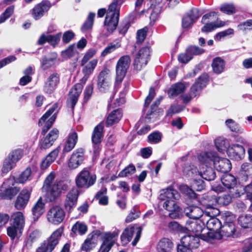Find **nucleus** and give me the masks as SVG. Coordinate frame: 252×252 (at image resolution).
Wrapping results in <instances>:
<instances>
[{"instance_id": "1", "label": "nucleus", "mask_w": 252, "mask_h": 252, "mask_svg": "<svg viewBox=\"0 0 252 252\" xmlns=\"http://www.w3.org/2000/svg\"><path fill=\"white\" fill-rule=\"evenodd\" d=\"M55 178V174L52 172L47 176L44 182L43 189L46 192L47 201L49 202L55 201L63 192L68 189L69 186L67 181H54Z\"/></svg>"}, {"instance_id": "2", "label": "nucleus", "mask_w": 252, "mask_h": 252, "mask_svg": "<svg viewBox=\"0 0 252 252\" xmlns=\"http://www.w3.org/2000/svg\"><path fill=\"white\" fill-rule=\"evenodd\" d=\"M179 198V194L178 191L171 187L163 190L162 192L159 195V205L162 206L164 209L171 212L169 216L171 218L175 219L180 215V208L175 201Z\"/></svg>"}, {"instance_id": "3", "label": "nucleus", "mask_w": 252, "mask_h": 252, "mask_svg": "<svg viewBox=\"0 0 252 252\" xmlns=\"http://www.w3.org/2000/svg\"><path fill=\"white\" fill-rule=\"evenodd\" d=\"M198 159L201 163L214 165L216 170L220 172H228L231 168L230 160L226 158L219 157L216 152L201 153Z\"/></svg>"}, {"instance_id": "4", "label": "nucleus", "mask_w": 252, "mask_h": 252, "mask_svg": "<svg viewBox=\"0 0 252 252\" xmlns=\"http://www.w3.org/2000/svg\"><path fill=\"white\" fill-rule=\"evenodd\" d=\"M219 211L214 207H212L210 205L207 207L206 210L204 211V218L202 219L203 222H206V227L208 231L204 232L206 233L208 232H219L220 229L221 223L220 221L215 217V216L218 214Z\"/></svg>"}, {"instance_id": "5", "label": "nucleus", "mask_w": 252, "mask_h": 252, "mask_svg": "<svg viewBox=\"0 0 252 252\" xmlns=\"http://www.w3.org/2000/svg\"><path fill=\"white\" fill-rule=\"evenodd\" d=\"M121 6L112 2L109 6L104 20V26L108 32H113L117 28L120 16Z\"/></svg>"}, {"instance_id": "6", "label": "nucleus", "mask_w": 252, "mask_h": 252, "mask_svg": "<svg viewBox=\"0 0 252 252\" xmlns=\"http://www.w3.org/2000/svg\"><path fill=\"white\" fill-rule=\"evenodd\" d=\"M218 13L214 11L204 15L202 18V22L205 25L202 28V32H208L224 26L225 22L218 20Z\"/></svg>"}, {"instance_id": "7", "label": "nucleus", "mask_w": 252, "mask_h": 252, "mask_svg": "<svg viewBox=\"0 0 252 252\" xmlns=\"http://www.w3.org/2000/svg\"><path fill=\"white\" fill-rule=\"evenodd\" d=\"M209 81V76L207 73H204L198 78L194 84L190 88V94L182 96L183 102H189L192 97L199 94L202 90L206 87Z\"/></svg>"}, {"instance_id": "8", "label": "nucleus", "mask_w": 252, "mask_h": 252, "mask_svg": "<svg viewBox=\"0 0 252 252\" xmlns=\"http://www.w3.org/2000/svg\"><path fill=\"white\" fill-rule=\"evenodd\" d=\"M235 231V226L234 223L223 224L221 225L219 232L216 233L208 232L207 235H202V238L206 241H209L212 239H221L223 237H228L232 236Z\"/></svg>"}, {"instance_id": "9", "label": "nucleus", "mask_w": 252, "mask_h": 252, "mask_svg": "<svg viewBox=\"0 0 252 252\" xmlns=\"http://www.w3.org/2000/svg\"><path fill=\"white\" fill-rule=\"evenodd\" d=\"M63 229L56 230L47 240H45L36 250V252H52L59 243Z\"/></svg>"}, {"instance_id": "10", "label": "nucleus", "mask_w": 252, "mask_h": 252, "mask_svg": "<svg viewBox=\"0 0 252 252\" xmlns=\"http://www.w3.org/2000/svg\"><path fill=\"white\" fill-rule=\"evenodd\" d=\"M96 176L90 173L87 168H84L77 175L75 183L77 187L81 189H88L94 185Z\"/></svg>"}, {"instance_id": "11", "label": "nucleus", "mask_w": 252, "mask_h": 252, "mask_svg": "<svg viewBox=\"0 0 252 252\" xmlns=\"http://www.w3.org/2000/svg\"><path fill=\"white\" fill-rule=\"evenodd\" d=\"M142 227L137 225L127 227L126 228L121 236L122 242L123 245L127 244L135 235L134 240L132 242V245L135 246L141 236Z\"/></svg>"}, {"instance_id": "12", "label": "nucleus", "mask_w": 252, "mask_h": 252, "mask_svg": "<svg viewBox=\"0 0 252 252\" xmlns=\"http://www.w3.org/2000/svg\"><path fill=\"white\" fill-rule=\"evenodd\" d=\"M14 182V178L12 177L3 183L0 189V196L2 198L11 199L19 192V188L12 187Z\"/></svg>"}, {"instance_id": "13", "label": "nucleus", "mask_w": 252, "mask_h": 252, "mask_svg": "<svg viewBox=\"0 0 252 252\" xmlns=\"http://www.w3.org/2000/svg\"><path fill=\"white\" fill-rule=\"evenodd\" d=\"M151 50L149 47L141 48L136 53L134 60V68L140 70L147 64L150 56Z\"/></svg>"}, {"instance_id": "14", "label": "nucleus", "mask_w": 252, "mask_h": 252, "mask_svg": "<svg viewBox=\"0 0 252 252\" xmlns=\"http://www.w3.org/2000/svg\"><path fill=\"white\" fill-rule=\"evenodd\" d=\"M130 63V59L129 56L125 55L120 58L117 62L116 70V82L121 83L123 81Z\"/></svg>"}, {"instance_id": "15", "label": "nucleus", "mask_w": 252, "mask_h": 252, "mask_svg": "<svg viewBox=\"0 0 252 252\" xmlns=\"http://www.w3.org/2000/svg\"><path fill=\"white\" fill-rule=\"evenodd\" d=\"M64 217V211L59 206H53L47 213L48 221L54 224L61 223L63 220Z\"/></svg>"}, {"instance_id": "16", "label": "nucleus", "mask_w": 252, "mask_h": 252, "mask_svg": "<svg viewBox=\"0 0 252 252\" xmlns=\"http://www.w3.org/2000/svg\"><path fill=\"white\" fill-rule=\"evenodd\" d=\"M111 84L109 71L107 69L102 70L98 76L97 87L99 90L104 92L109 88Z\"/></svg>"}, {"instance_id": "17", "label": "nucleus", "mask_w": 252, "mask_h": 252, "mask_svg": "<svg viewBox=\"0 0 252 252\" xmlns=\"http://www.w3.org/2000/svg\"><path fill=\"white\" fill-rule=\"evenodd\" d=\"M51 7V4L49 1H42L34 6L32 11V15L35 20H39L47 12Z\"/></svg>"}, {"instance_id": "18", "label": "nucleus", "mask_w": 252, "mask_h": 252, "mask_svg": "<svg viewBox=\"0 0 252 252\" xmlns=\"http://www.w3.org/2000/svg\"><path fill=\"white\" fill-rule=\"evenodd\" d=\"M84 159V150L78 148L72 154L68 162V166L71 169H75L80 165Z\"/></svg>"}, {"instance_id": "19", "label": "nucleus", "mask_w": 252, "mask_h": 252, "mask_svg": "<svg viewBox=\"0 0 252 252\" xmlns=\"http://www.w3.org/2000/svg\"><path fill=\"white\" fill-rule=\"evenodd\" d=\"M221 182L224 187L228 189L229 191L236 190L243 192L244 189L237 185L236 178L231 174H225L221 178Z\"/></svg>"}, {"instance_id": "20", "label": "nucleus", "mask_w": 252, "mask_h": 252, "mask_svg": "<svg viewBox=\"0 0 252 252\" xmlns=\"http://www.w3.org/2000/svg\"><path fill=\"white\" fill-rule=\"evenodd\" d=\"M205 222L199 220H189L187 221L185 228L189 231L198 234V236L206 231L204 229Z\"/></svg>"}, {"instance_id": "21", "label": "nucleus", "mask_w": 252, "mask_h": 252, "mask_svg": "<svg viewBox=\"0 0 252 252\" xmlns=\"http://www.w3.org/2000/svg\"><path fill=\"white\" fill-rule=\"evenodd\" d=\"M83 85L81 83L75 84L69 92V96L67 100V105L69 107L73 109L78 97L82 92Z\"/></svg>"}, {"instance_id": "22", "label": "nucleus", "mask_w": 252, "mask_h": 252, "mask_svg": "<svg viewBox=\"0 0 252 252\" xmlns=\"http://www.w3.org/2000/svg\"><path fill=\"white\" fill-rule=\"evenodd\" d=\"M203 234L206 235V233H201L200 236H198V234L185 235L182 237L181 242L186 246L190 247L191 249L197 248L199 246L200 239L204 240L202 238Z\"/></svg>"}, {"instance_id": "23", "label": "nucleus", "mask_w": 252, "mask_h": 252, "mask_svg": "<svg viewBox=\"0 0 252 252\" xmlns=\"http://www.w3.org/2000/svg\"><path fill=\"white\" fill-rule=\"evenodd\" d=\"M199 17L198 10L196 8L192 9L185 14L182 18V27L184 29L190 28Z\"/></svg>"}, {"instance_id": "24", "label": "nucleus", "mask_w": 252, "mask_h": 252, "mask_svg": "<svg viewBox=\"0 0 252 252\" xmlns=\"http://www.w3.org/2000/svg\"><path fill=\"white\" fill-rule=\"evenodd\" d=\"M60 82V76L57 73L51 74L47 78L44 86V91L49 94L52 93Z\"/></svg>"}, {"instance_id": "25", "label": "nucleus", "mask_w": 252, "mask_h": 252, "mask_svg": "<svg viewBox=\"0 0 252 252\" xmlns=\"http://www.w3.org/2000/svg\"><path fill=\"white\" fill-rule=\"evenodd\" d=\"M243 194V192L240 191L236 190L233 191V190L229 191V194H223L216 198L217 202L222 206L227 205L232 201V198H237Z\"/></svg>"}, {"instance_id": "26", "label": "nucleus", "mask_w": 252, "mask_h": 252, "mask_svg": "<svg viewBox=\"0 0 252 252\" xmlns=\"http://www.w3.org/2000/svg\"><path fill=\"white\" fill-rule=\"evenodd\" d=\"M245 150L244 147L239 144H232L227 148V154L229 157L235 160H239L243 158Z\"/></svg>"}, {"instance_id": "27", "label": "nucleus", "mask_w": 252, "mask_h": 252, "mask_svg": "<svg viewBox=\"0 0 252 252\" xmlns=\"http://www.w3.org/2000/svg\"><path fill=\"white\" fill-rule=\"evenodd\" d=\"M185 215L193 220L198 219L200 217L204 218V211L200 207L195 205H189L184 209Z\"/></svg>"}, {"instance_id": "28", "label": "nucleus", "mask_w": 252, "mask_h": 252, "mask_svg": "<svg viewBox=\"0 0 252 252\" xmlns=\"http://www.w3.org/2000/svg\"><path fill=\"white\" fill-rule=\"evenodd\" d=\"M252 177V164L244 163L239 172L238 179L241 183L247 182L249 178Z\"/></svg>"}, {"instance_id": "29", "label": "nucleus", "mask_w": 252, "mask_h": 252, "mask_svg": "<svg viewBox=\"0 0 252 252\" xmlns=\"http://www.w3.org/2000/svg\"><path fill=\"white\" fill-rule=\"evenodd\" d=\"M189 85V84L186 82H178L173 84L168 90L169 96L170 97H174L183 94Z\"/></svg>"}, {"instance_id": "30", "label": "nucleus", "mask_w": 252, "mask_h": 252, "mask_svg": "<svg viewBox=\"0 0 252 252\" xmlns=\"http://www.w3.org/2000/svg\"><path fill=\"white\" fill-rule=\"evenodd\" d=\"M201 163L205 166V168L202 167V169H200L199 172V176L207 181L214 180L216 177V174L214 169L211 167L213 164Z\"/></svg>"}, {"instance_id": "31", "label": "nucleus", "mask_w": 252, "mask_h": 252, "mask_svg": "<svg viewBox=\"0 0 252 252\" xmlns=\"http://www.w3.org/2000/svg\"><path fill=\"white\" fill-rule=\"evenodd\" d=\"M45 203L40 197L32 208V211L34 220L36 221L45 211Z\"/></svg>"}, {"instance_id": "32", "label": "nucleus", "mask_w": 252, "mask_h": 252, "mask_svg": "<svg viewBox=\"0 0 252 252\" xmlns=\"http://www.w3.org/2000/svg\"><path fill=\"white\" fill-rule=\"evenodd\" d=\"M61 146H59L46 156L41 163L40 166L41 169H46L53 161H55L61 150Z\"/></svg>"}, {"instance_id": "33", "label": "nucleus", "mask_w": 252, "mask_h": 252, "mask_svg": "<svg viewBox=\"0 0 252 252\" xmlns=\"http://www.w3.org/2000/svg\"><path fill=\"white\" fill-rule=\"evenodd\" d=\"M30 196V194L28 190H23L16 200L15 207L18 210L24 208L29 201Z\"/></svg>"}, {"instance_id": "34", "label": "nucleus", "mask_w": 252, "mask_h": 252, "mask_svg": "<svg viewBox=\"0 0 252 252\" xmlns=\"http://www.w3.org/2000/svg\"><path fill=\"white\" fill-rule=\"evenodd\" d=\"M78 140L77 133L72 132L68 135V139L63 150V154L70 152L75 147Z\"/></svg>"}, {"instance_id": "35", "label": "nucleus", "mask_w": 252, "mask_h": 252, "mask_svg": "<svg viewBox=\"0 0 252 252\" xmlns=\"http://www.w3.org/2000/svg\"><path fill=\"white\" fill-rule=\"evenodd\" d=\"M11 224L24 229L25 224V218L21 212H16L12 214L11 218Z\"/></svg>"}, {"instance_id": "36", "label": "nucleus", "mask_w": 252, "mask_h": 252, "mask_svg": "<svg viewBox=\"0 0 252 252\" xmlns=\"http://www.w3.org/2000/svg\"><path fill=\"white\" fill-rule=\"evenodd\" d=\"M123 114L121 109H118L112 111L108 116L106 120V125L110 126L118 123L122 117Z\"/></svg>"}, {"instance_id": "37", "label": "nucleus", "mask_w": 252, "mask_h": 252, "mask_svg": "<svg viewBox=\"0 0 252 252\" xmlns=\"http://www.w3.org/2000/svg\"><path fill=\"white\" fill-rule=\"evenodd\" d=\"M97 63L98 60L97 59H93L83 67L82 71L85 76L82 78V81H83L84 83L86 82L89 76L93 73L97 64Z\"/></svg>"}, {"instance_id": "38", "label": "nucleus", "mask_w": 252, "mask_h": 252, "mask_svg": "<svg viewBox=\"0 0 252 252\" xmlns=\"http://www.w3.org/2000/svg\"><path fill=\"white\" fill-rule=\"evenodd\" d=\"M173 247L174 244L171 240L164 238L158 243L157 249L160 252H170Z\"/></svg>"}, {"instance_id": "39", "label": "nucleus", "mask_w": 252, "mask_h": 252, "mask_svg": "<svg viewBox=\"0 0 252 252\" xmlns=\"http://www.w3.org/2000/svg\"><path fill=\"white\" fill-rule=\"evenodd\" d=\"M104 128V125L102 123H99L94 128L92 136V142L97 144L101 142L102 137V133Z\"/></svg>"}, {"instance_id": "40", "label": "nucleus", "mask_w": 252, "mask_h": 252, "mask_svg": "<svg viewBox=\"0 0 252 252\" xmlns=\"http://www.w3.org/2000/svg\"><path fill=\"white\" fill-rule=\"evenodd\" d=\"M238 223L242 227L248 228L252 227V216L250 214L240 215L237 219Z\"/></svg>"}, {"instance_id": "41", "label": "nucleus", "mask_w": 252, "mask_h": 252, "mask_svg": "<svg viewBox=\"0 0 252 252\" xmlns=\"http://www.w3.org/2000/svg\"><path fill=\"white\" fill-rule=\"evenodd\" d=\"M212 66L213 71L216 74L221 73L225 67V62L220 57H217L213 59Z\"/></svg>"}, {"instance_id": "42", "label": "nucleus", "mask_w": 252, "mask_h": 252, "mask_svg": "<svg viewBox=\"0 0 252 252\" xmlns=\"http://www.w3.org/2000/svg\"><path fill=\"white\" fill-rule=\"evenodd\" d=\"M96 239L94 235H89L82 245V249L86 252H89L95 247Z\"/></svg>"}, {"instance_id": "43", "label": "nucleus", "mask_w": 252, "mask_h": 252, "mask_svg": "<svg viewBox=\"0 0 252 252\" xmlns=\"http://www.w3.org/2000/svg\"><path fill=\"white\" fill-rule=\"evenodd\" d=\"M118 234V232L105 233L103 235V242L102 244L112 247L114 244L116 238Z\"/></svg>"}, {"instance_id": "44", "label": "nucleus", "mask_w": 252, "mask_h": 252, "mask_svg": "<svg viewBox=\"0 0 252 252\" xmlns=\"http://www.w3.org/2000/svg\"><path fill=\"white\" fill-rule=\"evenodd\" d=\"M23 231V229L11 223L7 228V234L12 240H14L17 237H20Z\"/></svg>"}, {"instance_id": "45", "label": "nucleus", "mask_w": 252, "mask_h": 252, "mask_svg": "<svg viewBox=\"0 0 252 252\" xmlns=\"http://www.w3.org/2000/svg\"><path fill=\"white\" fill-rule=\"evenodd\" d=\"M215 145L220 152H223L226 150L227 151V148L229 146L228 141L222 137H219L215 140Z\"/></svg>"}, {"instance_id": "46", "label": "nucleus", "mask_w": 252, "mask_h": 252, "mask_svg": "<svg viewBox=\"0 0 252 252\" xmlns=\"http://www.w3.org/2000/svg\"><path fill=\"white\" fill-rule=\"evenodd\" d=\"M87 231V225L83 222L77 221L72 227V231L76 234L83 235L86 233Z\"/></svg>"}, {"instance_id": "47", "label": "nucleus", "mask_w": 252, "mask_h": 252, "mask_svg": "<svg viewBox=\"0 0 252 252\" xmlns=\"http://www.w3.org/2000/svg\"><path fill=\"white\" fill-rule=\"evenodd\" d=\"M58 104L54 103L49 109L44 114L39 121V124L42 125L45 122L47 118L53 113L56 117V113L58 112Z\"/></svg>"}, {"instance_id": "48", "label": "nucleus", "mask_w": 252, "mask_h": 252, "mask_svg": "<svg viewBox=\"0 0 252 252\" xmlns=\"http://www.w3.org/2000/svg\"><path fill=\"white\" fill-rule=\"evenodd\" d=\"M95 14L94 13H90L88 17L87 20L84 23L81 28L82 32H85L92 28L93 25L94 19L95 17Z\"/></svg>"}, {"instance_id": "49", "label": "nucleus", "mask_w": 252, "mask_h": 252, "mask_svg": "<svg viewBox=\"0 0 252 252\" xmlns=\"http://www.w3.org/2000/svg\"><path fill=\"white\" fill-rule=\"evenodd\" d=\"M41 232L37 229H35L32 231L29 235L28 238L27 244L29 245L30 246H32V244L37 241L40 237Z\"/></svg>"}, {"instance_id": "50", "label": "nucleus", "mask_w": 252, "mask_h": 252, "mask_svg": "<svg viewBox=\"0 0 252 252\" xmlns=\"http://www.w3.org/2000/svg\"><path fill=\"white\" fill-rule=\"evenodd\" d=\"M121 44L119 42L111 43L105 48L104 50L102 52L101 55V56L104 57L107 55L113 52L114 51H115L116 49L119 48Z\"/></svg>"}, {"instance_id": "51", "label": "nucleus", "mask_w": 252, "mask_h": 252, "mask_svg": "<svg viewBox=\"0 0 252 252\" xmlns=\"http://www.w3.org/2000/svg\"><path fill=\"white\" fill-rule=\"evenodd\" d=\"M162 135L159 131H155L151 133L148 137V141L152 144H157L161 141Z\"/></svg>"}, {"instance_id": "52", "label": "nucleus", "mask_w": 252, "mask_h": 252, "mask_svg": "<svg viewBox=\"0 0 252 252\" xmlns=\"http://www.w3.org/2000/svg\"><path fill=\"white\" fill-rule=\"evenodd\" d=\"M96 50L94 48H91L85 53L81 61V65H84L96 54Z\"/></svg>"}, {"instance_id": "53", "label": "nucleus", "mask_w": 252, "mask_h": 252, "mask_svg": "<svg viewBox=\"0 0 252 252\" xmlns=\"http://www.w3.org/2000/svg\"><path fill=\"white\" fill-rule=\"evenodd\" d=\"M13 6L8 7L0 16V24L4 22L14 12Z\"/></svg>"}, {"instance_id": "54", "label": "nucleus", "mask_w": 252, "mask_h": 252, "mask_svg": "<svg viewBox=\"0 0 252 252\" xmlns=\"http://www.w3.org/2000/svg\"><path fill=\"white\" fill-rule=\"evenodd\" d=\"M79 190L76 188L72 189L66 194L65 200L72 201L74 202H77V199L79 196Z\"/></svg>"}, {"instance_id": "55", "label": "nucleus", "mask_w": 252, "mask_h": 252, "mask_svg": "<svg viewBox=\"0 0 252 252\" xmlns=\"http://www.w3.org/2000/svg\"><path fill=\"white\" fill-rule=\"evenodd\" d=\"M23 150L20 149H16L12 151L9 155V158L16 164V163L22 158L23 156Z\"/></svg>"}, {"instance_id": "56", "label": "nucleus", "mask_w": 252, "mask_h": 252, "mask_svg": "<svg viewBox=\"0 0 252 252\" xmlns=\"http://www.w3.org/2000/svg\"><path fill=\"white\" fill-rule=\"evenodd\" d=\"M180 190L182 192L188 195L189 198H196V194L191 189L189 188L186 185H181L180 187Z\"/></svg>"}, {"instance_id": "57", "label": "nucleus", "mask_w": 252, "mask_h": 252, "mask_svg": "<svg viewBox=\"0 0 252 252\" xmlns=\"http://www.w3.org/2000/svg\"><path fill=\"white\" fill-rule=\"evenodd\" d=\"M221 219L223 221V224L234 223L235 220V216L230 212H225L222 214Z\"/></svg>"}, {"instance_id": "58", "label": "nucleus", "mask_w": 252, "mask_h": 252, "mask_svg": "<svg viewBox=\"0 0 252 252\" xmlns=\"http://www.w3.org/2000/svg\"><path fill=\"white\" fill-rule=\"evenodd\" d=\"M32 170L29 167L26 168L19 176L17 179V182L20 183H24L29 179L31 175Z\"/></svg>"}, {"instance_id": "59", "label": "nucleus", "mask_w": 252, "mask_h": 252, "mask_svg": "<svg viewBox=\"0 0 252 252\" xmlns=\"http://www.w3.org/2000/svg\"><path fill=\"white\" fill-rule=\"evenodd\" d=\"M187 51L188 54L191 56L192 59L194 55H198L203 53L204 50L197 46H191L187 49Z\"/></svg>"}, {"instance_id": "60", "label": "nucleus", "mask_w": 252, "mask_h": 252, "mask_svg": "<svg viewBox=\"0 0 252 252\" xmlns=\"http://www.w3.org/2000/svg\"><path fill=\"white\" fill-rule=\"evenodd\" d=\"M220 10L227 14H232L235 12L234 6L232 4H223L220 7Z\"/></svg>"}, {"instance_id": "61", "label": "nucleus", "mask_w": 252, "mask_h": 252, "mask_svg": "<svg viewBox=\"0 0 252 252\" xmlns=\"http://www.w3.org/2000/svg\"><path fill=\"white\" fill-rule=\"evenodd\" d=\"M139 211L138 210L137 208L134 207L126 217V222H130L135 220L139 216Z\"/></svg>"}, {"instance_id": "62", "label": "nucleus", "mask_w": 252, "mask_h": 252, "mask_svg": "<svg viewBox=\"0 0 252 252\" xmlns=\"http://www.w3.org/2000/svg\"><path fill=\"white\" fill-rule=\"evenodd\" d=\"M75 46L74 45L70 46L67 49L62 52V55L63 58L68 59L72 57L76 52Z\"/></svg>"}, {"instance_id": "63", "label": "nucleus", "mask_w": 252, "mask_h": 252, "mask_svg": "<svg viewBox=\"0 0 252 252\" xmlns=\"http://www.w3.org/2000/svg\"><path fill=\"white\" fill-rule=\"evenodd\" d=\"M15 164L9 158L5 159L3 167L2 168V172L3 173H7L14 167Z\"/></svg>"}, {"instance_id": "64", "label": "nucleus", "mask_w": 252, "mask_h": 252, "mask_svg": "<svg viewBox=\"0 0 252 252\" xmlns=\"http://www.w3.org/2000/svg\"><path fill=\"white\" fill-rule=\"evenodd\" d=\"M238 30L245 31L252 30V20H248L245 22L241 23L237 26Z\"/></svg>"}]
</instances>
